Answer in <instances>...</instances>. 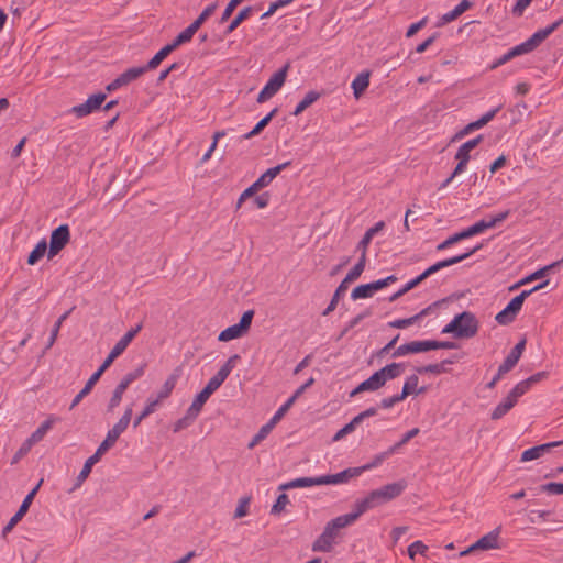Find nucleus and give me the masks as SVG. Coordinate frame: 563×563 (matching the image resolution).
<instances>
[{
    "mask_svg": "<svg viewBox=\"0 0 563 563\" xmlns=\"http://www.w3.org/2000/svg\"><path fill=\"white\" fill-rule=\"evenodd\" d=\"M132 412L133 411L131 406L124 410V413L119 419V421L112 427V429L108 431L106 439L100 443L97 451L90 457L87 459V461L84 464V467L81 468L80 473L76 478L74 489L78 488L86 481V478L91 473L92 466L97 462H99L101 456L115 444L120 435L126 430L131 422Z\"/></svg>",
    "mask_w": 563,
    "mask_h": 563,
    "instance_id": "1",
    "label": "nucleus"
},
{
    "mask_svg": "<svg viewBox=\"0 0 563 563\" xmlns=\"http://www.w3.org/2000/svg\"><path fill=\"white\" fill-rule=\"evenodd\" d=\"M406 487L407 483L405 481H398L374 489L365 498L355 503V511L361 517L367 510L397 498Z\"/></svg>",
    "mask_w": 563,
    "mask_h": 563,
    "instance_id": "2",
    "label": "nucleus"
},
{
    "mask_svg": "<svg viewBox=\"0 0 563 563\" xmlns=\"http://www.w3.org/2000/svg\"><path fill=\"white\" fill-rule=\"evenodd\" d=\"M479 329V322L474 313L463 311L456 314L443 329V334H453L455 339L474 338Z\"/></svg>",
    "mask_w": 563,
    "mask_h": 563,
    "instance_id": "3",
    "label": "nucleus"
},
{
    "mask_svg": "<svg viewBox=\"0 0 563 563\" xmlns=\"http://www.w3.org/2000/svg\"><path fill=\"white\" fill-rule=\"evenodd\" d=\"M549 284H550V280L547 279V280L540 283L539 285L534 286L533 288H531L529 290H523L518 296L514 297L508 302V305L496 314V317H495L496 322L501 325H507V324H510L511 322H514L517 314L521 310L526 298L529 297L532 292L547 287Z\"/></svg>",
    "mask_w": 563,
    "mask_h": 563,
    "instance_id": "4",
    "label": "nucleus"
},
{
    "mask_svg": "<svg viewBox=\"0 0 563 563\" xmlns=\"http://www.w3.org/2000/svg\"><path fill=\"white\" fill-rule=\"evenodd\" d=\"M482 247H483V244H477L476 246H474L473 249H471L470 251H467L463 254L440 261V262L431 265L424 272H422L419 276H417L416 278L408 282V285L410 286L411 289H413L415 287H417L419 284H421L424 279H427L432 274L439 272L442 268L452 266L454 264H457V263L468 258L471 255H473L474 253L479 251Z\"/></svg>",
    "mask_w": 563,
    "mask_h": 563,
    "instance_id": "5",
    "label": "nucleus"
},
{
    "mask_svg": "<svg viewBox=\"0 0 563 563\" xmlns=\"http://www.w3.org/2000/svg\"><path fill=\"white\" fill-rule=\"evenodd\" d=\"M290 68V63H286L280 69L272 75L266 85L260 91L257 96V102L263 103L275 96L284 86L288 70Z\"/></svg>",
    "mask_w": 563,
    "mask_h": 563,
    "instance_id": "6",
    "label": "nucleus"
},
{
    "mask_svg": "<svg viewBox=\"0 0 563 563\" xmlns=\"http://www.w3.org/2000/svg\"><path fill=\"white\" fill-rule=\"evenodd\" d=\"M145 369V364L139 366L134 371L128 373L122 380L117 385L115 389L113 390V394L110 398V401L108 404V412H112L121 402L122 396L125 393V390L129 388V386L143 376Z\"/></svg>",
    "mask_w": 563,
    "mask_h": 563,
    "instance_id": "7",
    "label": "nucleus"
},
{
    "mask_svg": "<svg viewBox=\"0 0 563 563\" xmlns=\"http://www.w3.org/2000/svg\"><path fill=\"white\" fill-rule=\"evenodd\" d=\"M253 317H254L253 310L245 311L242 314L239 323L228 327L227 329H224L223 331L220 332L218 340L221 342H228V341L243 336L244 334H246L249 332L250 327L252 324Z\"/></svg>",
    "mask_w": 563,
    "mask_h": 563,
    "instance_id": "8",
    "label": "nucleus"
},
{
    "mask_svg": "<svg viewBox=\"0 0 563 563\" xmlns=\"http://www.w3.org/2000/svg\"><path fill=\"white\" fill-rule=\"evenodd\" d=\"M143 323L140 322L134 328L130 329L112 347L103 363L100 365L104 371L111 366L113 361L119 357L125 349L129 346L131 341L136 336V334L142 330Z\"/></svg>",
    "mask_w": 563,
    "mask_h": 563,
    "instance_id": "9",
    "label": "nucleus"
},
{
    "mask_svg": "<svg viewBox=\"0 0 563 563\" xmlns=\"http://www.w3.org/2000/svg\"><path fill=\"white\" fill-rule=\"evenodd\" d=\"M70 241V230L68 224H60L51 233L47 257L52 260L56 256Z\"/></svg>",
    "mask_w": 563,
    "mask_h": 563,
    "instance_id": "10",
    "label": "nucleus"
},
{
    "mask_svg": "<svg viewBox=\"0 0 563 563\" xmlns=\"http://www.w3.org/2000/svg\"><path fill=\"white\" fill-rule=\"evenodd\" d=\"M217 9V3H211L207 8L203 9V11L200 13V15L184 31H181L176 38L181 43L189 42L195 33L200 29V26L203 24V22L213 14V12Z\"/></svg>",
    "mask_w": 563,
    "mask_h": 563,
    "instance_id": "11",
    "label": "nucleus"
},
{
    "mask_svg": "<svg viewBox=\"0 0 563 563\" xmlns=\"http://www.w3.org/2000/svg\"><path fill=\"white\" fill-rule=\"evenodd\" d=\"M43 479L38 482V484L25 496L23 499L19 510L13 515V517L10 519V521L3 527L2 534L7 536L25 516V514L29 511L30 506L42 485Z\"/></svg>",
    "mask_w": 563,
    "mask_h": 563,
    "instance_id": "12",
    "label": "nucleus"
},
{
    "mask_svg": "<svg viewBox=\"0 0 563 563\" xmlns=\"http://www.w3.org/2000/svg\"><path fill=\"white\" fill-rule=\"evenodd\" d=\"M107 95L103 92H98L90 96L84 103L74 106L69 112L74 113L77 118H84L93 111L100 109L101 104L104 102Z\"/></svg>",
    "mask_w": 563,
    "mask_h": 563,
    "instance_id": "13",
    "label": "nucleus"
},
{
    "mask_svg": "<svg viewBox=\"0 0 563 563\" xmlns=\"http://www.w3.org/2000/svg\"><path fill=\"white\" fill-rule=\"evenodd\" d=\"M358 514L354 510L353 512L345 514L342 516H339L332 520H330L325 527L323 532H330L329 537L331 540H335V538L339 536V531L342 528H345L349 525H352L354 521L357 520Z\"/></svg>",
    "mask_w": 563,
    "mask_h": 563,
    "instance_id": "14",
    "label": "nucleus"
},
{
    "mask_svg": "<svg viewBox=\"0 0 563 563\" xmlns=\"http://www.w3.org/2000/svg\"><path fill=\"white\" fill-rule=\"evenodd\" d=\"M500 109H501V106H498L495 109L486 112L478 120L468 123L467 125H465L461 131H459L455 134L453 140L462 139V137L466 136L467 134H470L471 132L483 128L484 125H486L488 122H490L495 118V115L500 111Z\"/></svg>",
    "mask_w": 563,
    "mask_h": 563,
    "instance_id": "15",
    "label": "nucleus"
},
{
    "mask_svg": "<svg viewBox=\"0 0 563 563\" xmlns=\"http://www.w3.org/2000/svg\"><path fill=\"white\" fill-rule=\"evenodd\" d=\"M526 347V339H521L509 352L504 362L499 365L500 374L510 372L520 360Z\"/></svg>",
    "mask_w": 563,
    "mask_h": 563,
    "instance_id": "16",
    "label": "nucleus"
},
{
    "mask_svg": "<svg viewBox=\"0 0 563 563\" xmlns=\"http://www.w3.org/2000/svg\"><path fill=\"white\" fill-rule=\"evenodd\" d=\"M181 374H183L181 366H177L173 371V373L167 377V379L163 384L161 390L158 391L157 397L153 398L154 400L158 401V405L161 404V401H163L164 399H166L170 396V394L173 393Z\"/></svg>",
    "mask_w": 563,
    "mask_h": 563,
    "instance_id": "17",
    "label": "nucleus"
},
{
    "mask_svg": "<svg viewBox=\"0 0 563 563\" xmlns=\"http://www.w3.org/2000/svg\"><path fill=\"white\" fill-rule=\"evenodd\" d=\"M561 444H563V441L549 442V443H543L540 445L532 446L522 452L521 461L528 462V461L537 460V459L541 457L542 455H544L545 453H549L553 448L559 446Z\"/></svg>",
    "mask_w": 563,
    "mask_h": 563,
    "instance_id": "18",
    "label": "nucleus"
},
{
    "mask_svg": "<svg viewBox=\"0 0 563 563\" xmlns=\"http://www.w3.org/2000/svg\"><path fill=\"white\" fill-rule=\"evenodd\" d=\"M181 43L175 37L172 43L165 45L162 47L145 65V68L147 70L156 69L161 63L172 53L174 52L178 46H180Z\"/></svg>",
    "mask_w": 563,
    "mask_h": 563,
    "instance_id": "19",
    "label": "nucleus"
},
{
    "mask_svg": "<svg viewBox=\"0 0 563 563\" xmlns=\"http://www.w3.org/2000/svg\"><path fill=\"white\" fill-rule=\"evenodd\" d=\"M385 386L382 377L376 371L373 375H371L367 379L357 385L350 394L351 397H354L363 391H376L379 388Z\"/></svg>",
    "mask_w": 563,
    "mask_h": 563,
    "instance_id": "20",
    "label": "nucleus"
},
{
    "mask_svg": "<svg viewBox=\"0 0 563 563\" xmlns=\"http://www.w3.org/2000/svg\"><path fill=\"white\" fill-rule=\"evenodd\" d=\"M358 467H350L336 474L321 476L322 485L346 483L351 478L360 476Z\"/></svg>",
    "mask_w": 563,
    "mask_h": 563,
    "instance_id": "21",
    "label": "nucleus"
},
{
    "mask_svg": "<svg viewBox=\"0 0 563 563\" xmlns=\"http://www.w3.org/2000/svg\"><path fill=\"white\" fill-rule=\"evenodd\" d=\"M291 165L290 161H287L283 164H279L275 167L268 168L264 174H262L254 183L261 190L264 187H267L284 169Z\"/></svg>",
    "mask_w": 563,
    "mask_h": 563,
    "instance_id": "22",
    "label": "nucleus"
},
{
    "mask_svg": "<svg viewBox=\"0 0 563 563\" xmlns=\"http://www.w3.org/2000/svg\"><path fill=\"white\" fill-rule=\"evenodd\" d=\"M562 264H563V257L556 262H553V263L540 268V269H537L532 274L522 278L520 282H518L512 287H510V290L516 289V288L520 287L521 285L528 284L530 282H533L536 279L547 276L550 272H552L556 267H560Z\"/></svg>",
    "mask_w": 563,
    "mask_h": 563,
    "instance_id": "23",
    "label": "nucleus"
},
{
    "mask_svg": "<svg viewBox=\"0 0 563 563\" xmlns=\"http://www.w3.org/2000/svg\"><path fill=\"white\" fill-rule=\"evenodd\" d=\"M103 372H104V369L99 367L90 376V378L87 380L85 387L73 399V401L70 404V407H69L70 410L74 409L82 400V398L86 397L91 391V389L93 388L96 383L100 379V377L103 374Z\"/></svg>",
    "mask_w": 563,
    "mask_h": 563,
    "instance_id": "24",
    "label": "nucleus"
},
{
    "mask_svg": "<svg viewBox=\"0 0 563 563\" xmlns=\"http://www.w3.org/2000/svg\"><path fill=\"white\" fill-rule=\"evenodd\" d=\"M499 533L500 528H496L493 531L479 538L474 544L477 548V550L499 549Z\"/></svg>",
    "mask_w": 563,
    "mask_h": 563,
    "instance_id": "25",
    "label": "nucleus"
},
{
    "mask_svg": "<svg viewBox=\"0 0 563 563\" xmlns=\"http://www.w3.org/2000/svg\"><path fill=\"white\" fill-rule=\"evenodd\" d=\"M316 485H322L321 476L319 477H299L295 478L290 482L282 484L278 489L279 490H288L292 488H305L311 487Z\"/></svg>",
    "mask_w": 563,
    "mask_h": 563,
    "instance_id": "26",
    "label": "nucleus"
},
{
    "mask_svg": "<svg viewBox=\"0 0 563 563\" xmlns=\"http://www.w3.org/2000/svg\"><path fill=\"white\" fill-rule=\"evenodd\" d=\"M473 3L470 0H462L452 11L443 14L440 18V21L437 23V26H442L444 24H448L455 19H457L460 15H462L465 11L471 9Z\"/></svg>",
    "mask_w": 563,
    "mask_h": 563,
    "instance_id": "27",
    "label": "nucleus"
},
{
    "mask_svg": "<svg viewBox=\"0 0 563 563\" xmlns=\"http://www.w3.org/2000/svg\"><path fill=\"white\" fill-rule=\"evenodd\" d=\"M405 371V364L402 363H390L383 368L378 369V373L382 377L384 384L388 380L395 379L399 377Z\"/></svg>",
    "mask_w": 563,
    "mask_h": 563,
    "instance_id": "28",
    "label": "nucleus"
},
{
    "mask_svg": "<svg viewBox=\"0 0 563 563\" xmlns=\"http://www.w3.org/2000/svg\"><path fill=\"white\" fill-rule=\"evenodd\" d=\"M58 420V418L51 416L45 421L41 423V426L30 435L29 443H33V445L43 440L45 434L53 428L54 423Z\"/></svg>",
    "mask_w": 563,
    "mask_h": 563,
    "instance_id": "29",
    "label": "nucleus"
},
{
    "mask_svg": "<svg viewBox=\"0 0 563 563\" xmlns=\"http://www.w3.org/2000/svg\"><path fill=\"white\" fill-rule=\"evenodd\" d=\"M419 377L417 375L409 376L402 387V391L400 393V397L404 398V400L411 394H424L427 391L426 387H418Z\"/></svg>",
    "mask_w": 563,
    "mask_h": 563,
    "instance_id": "30",
    "label": "nucleus"
},
{
    "mask_svg": "<svg viewBox=\"0 0 563 563\" xmlns=\"http://www.w3.org/2000/svg\"><path fill=\"white\" fill-rule=\"evenodd\" d=\"M385 227L384 221H378L374 227L368 229L365 234L363 235L362 240L358 242L356 249L361 251V254H365L367 252V246L371 243L373 236L378 233L380 230H383Z\"/></svg>",
    "mask_w": 563,
    "mask_h": 563,
    "instance_id": "31",
    "label": "nucleus"
},
{
    "mask_svg": "<svg viewBox=\"0 0 563 563\" xmlns=\"http://www.w3.org/2000/svg\"><path fill=\"white\" fill-rule=\"evenodd\" d=\"M517 401L516 399H512V397L508 394L507 397L498 404L495 409L492 411V420H499L501 419L506 413H508L515 406Z\"/></svg>",
    "mask_w": 563,
    "mask_h": 563,
    "instance_id": "32",
    "label": "nucleus"
},
{
    "mask_svg": "<svg viewBox=\"0 0 563 563\" xmlns=\"http://www.w3.org/2000/svg\"><path fill=\"white\" fill-rule=\"evenodd\" d=\"M369 71H362L352 81V89L355 98H360L369 86Z\"/></svg>",
    "mask_w": 563,
    "mask_h": 563,
    "instance_id": "33",
    "label": "nucleus"
},
{
    "mask_svg": "<svg viewBox=\"0 0 563 563\" xmlns=\"http://www.w3.org/2000/svg\"><path fill=\"white\" fill-rule=\"evenodd\" d=\"M349 288V285L345 283V282H341L340 285L338 286V288L335 289L333 296H332V299L330 300V303L328 305V307L323 310L322 312V316L327 317L329 316L332 311L335 310L341 297L345 294V291L347 290Z\"/></svg>",
    "mask_w": 563,
    "mask_h": 563,
    "instance_id": "34",
    "label": "nucleus"
},
{
    "mask_svg": "<svg viewBox=\"0 0 563 563\" xmlns=\"http://www.w3.org/2000/svg\"><path fill=\"white\" fill-rule=\"evenodd\" d=\"M278 109L275 108L273 109L268 114H266L264 118H262L257 123L256 125L253 128L252 131H250L249 133H245L242 139L243 140H249L255 135H258L267 125L268 123L272 121V119L275 117V114L277 113Z\"/></svg>",
    "mask_w": 563,
    "mask_h": 563,
    "instance_id": "35",
    "label": "nucleus"
},
{
    "mask_svg": "<svg viewBox=\"0 0 563 563\" xmlns=\"http://www.w3.org/2000/svg\"><path fill=\"white\" fill-rule=\"evenodd\" d=\"M484 140L483 135H477L476 137L468 140L467 142L463 143L456 154L455 158H471V151L474 150L482 141Z\"/></svg>",
    "mask_w": 563,
    "mask_h": 563,
    "instance_id": "36",
    "label": "nucleus"
},
{
    "mask_svg": "<svg viewBox=\"0 0 563 563\" xmlns=\"http://www.w3.org/2000/svg\"><path fill=\"white\" fill-rule=\"evenodd\" d=\"M321 97V93L314 90H311L306 93L303 99L296 106L292 114L299 115L301 114L307 108H309L312 103H314L319 98Z\"/></svg>",
    "mask_w": 563,
    "mask_h": 563,
    "instance_id": "37",
    "label": "nucleus"
},
{
    "mask_svg": "<svg viewBox=\"0 0 563 563\" xmlns=\"http://www.w3.org/2000/svg\"><path fill=\"white\" fill-rule=\"evenodd\" d=\"M453 363H454L453 360H444V361H442L440 363L429 364V365L417 367L416 371L419 374H427V373H430V374H442V373H446L448 372V368L445 366L448 364H453Z\"/></svg>",
    "mask_w": 563,
    "mask_h": 563,
    "instance_id": "38",
    "label": "nucleus"
},
{
    "mask_svg": "<svg viewBox=\"0 0 563 563\" xmlns=\"http://www.w3.org/2000/svg\"><path fill=\"white\" fill-rule=\"evenodd\" d=\"M253 11V8L252 7H245L243 8L235 16L234 19L230 22V24L227 26L225 31H224V34L225 35H229L231 34L234 30H236L239 27V25L245 21L250 14L252 13Z\"/></svg>",
    "mask_w": 563,
    "mask_h": 563,
    "instance_id": "39",
    "label": "nucleus"
},
{
    "mask_svg": "<svg viewBox=\"0 0 563 563\" xmlns=\"http://www.w3.org/2000/svg\"><path fill=\"white\" fill-rule=\"evenodd\" d=\"M366 265V255L361 254L358 262L354 265V267L346 274L343 282L350 285L352 282L356 280L362 273L364 272Z\"/></svg>",
    "mask_w": 563,
    "mask_h": 563,
    "instance_id": "40",
    "label": "nucleus"
},
{
    "mask_svg": "<svg viewBox=\"0 0 563 563\" xmlns=\"http://www.w3.org/2000/svg\"><path fill=\"white\" fill-rule=\"evenodd\" d=\"M46 251H48L47 242L45 239H43L29 254L27 264L35 265L45 255Z\"/></svg>",
    "mask_w": 563,
    "mask_h": 563,
    "instance_id": "41",
    "label": "nucleus"
},
{
    "mask_svg": "<svg viewBox=\"0 0 563 563\" xmlns=\"http://www.w3.org/2000/svg\"><path fill=\"white\" fill-rule=\"evenodd\" d=\"M147 71H148L147 68H145V65H144V66H140V67H131V68L126 69L125 71H123L122 74H120L119 76L121 77L123 84L126 86L130 82H132L133 80H136L137 78L143 76Z\"/></svg>",
    "mask_w": 563,
    "mask_h": 563,
    "instance_id": "42",
    "label": "nucleus"
},
{
    "mask_svg": "<svg viewBox=\"0 0 563 563\" xmlns=\"http://www.w3.org/2000/svg\"><path fill=\"white\" fill-rule=\"evenodd\" d=\"M210 394L202 389L192 400L191 405L189 406L188 410L196 417L199 416L203 405L207 402V400L210 398Z\"/></svg>",
    "mask_w": 563,
    "mask_h": 563,
    "instance_id": "43",
    "label": "nucleus"
},
{
    "mask_svg": "<svg viewBox=\"0 0 563 563\" xmlns=\"http://www.w3.org/2000/svg\"><path fill=\"white\" fill-rule=\"evenodd\" d=\"M330 532H322L312 544L313 551L330 552L332 549L333 540L329 537Z\"/></svg>",
    "mask_w": 563,
    "mask_h": 563,
    "instance_id": "44",
    "label": "nucleus"
},
{
    "mask_svg": "<svg viewBox=\"0 0 563 563\" xmlns=\"http://www.w3.org/2000/svg\"><path fill=\"white\" fill-rule=\"evenodd\" d=\"M157 406H158V401L154 400L152 397H150L147 399L146 406L144 407L142 412L135 417V419L133 421V428H137L140 426V423L145 418H147L150 415H152L156 410Z\"/></svg>",
    "mask_w": 563,
    "mask_h": 563,
    "instance_id": "45",
    "label": "nucleus"
},
{
    "mask_svg": "<svg viewBox=\"0 0 563 563\" xmlns=\"http://www.w3.org/2000/svg\"><path fill=\"white\" fill-rule=\"evenodd\" d=\"M394 453L395 452H390V448H389L387 451L376 454L371 462L358 467L360 473L362 474L365 471H369L372 468L377 467Z\"/></svg>",
    "mask_w": 563,
    "mask_h": 563,
    "instance_id": "46",
    "label": "nucleus"
},
{
    "mask_svg": "<svg viewBox=\"0 0 563 563\" xmlns=\"http://www.w3.org/2000/svg\"><path fill=\"white\" fill-rule=\"evenodd\" d=\"M274 427L275 424L272 423L271 421L262 426L258 432L253 437V439L249 443L247 448L253 449L258 443H261L264 439H266V437L271 433Z\"/></svg>",
    "mask_w": 563,
    "mask_h": 563,
    "instance_id": "47",
    "label": "nucleus"
},
{
    "mask_svg": "<svg viewBox=\"0 0 563 563\" xmlns=\"http://www.w3.org/2000/svg\"><path fill=\"white\" fill-rule=\"evenodd\" d=\"M372 314V311L371 309H366L364 310L362 313L355 316L354 318H352L349 323L344 327V329L340 332V334L338 335L336 338V341H340L344 335H346V333L353 329L354 327H356L363 319L369 317Z\"/></svg>",
    "mask_w": 563,
    "mask_h": 563,
    "instance_id": "48",
    "label": "nucleus"
},
{
    "mask_svg": "<svg viewBox=\"0 0 563 563\" xmlns=\"http://www.w3.org/2000/svg\"><path fill=\"white\" fill-rule=\"evenodd\" d=\"M374 295L371 284H363L356 286L351 294L353 300L371 298Z\"/></svg>",
    "mask_w": 563,
    "mask_h": 563,
    "instance_id": "49",
    "label": "nucleus"
},
{
    "mask_svg": "<svg viewBox=\"0 0 563 563\" xmlns=\"http://www.w3.org/2000/svg\"><path fill=\"white\" fill-rule=\"evenodd\" d=\"M548 37H549V35H548L547 31H544V29H540L536 33H533L526 42H527V45L530 47L531 52H533Z\"/></svg>",
    "mask_w": 563,
    "mask_h": 563,
    "instance_id": "50",
    "label": "nucleus"
},
{
    "mask_svg": "<svg viewBox=\"0 0 563 563\" xmlns=\"http://www.w3.org/2000/svg\"><path fill=\"white\" fill-rule=\"evenodd\" d=\"M548 37H549V35H548L547 31H544V29H540L536 33H533L526 42H527V45L530 47L531 52H533Z\"/></svg>",
    "mask_w": 563,
    "mask_h": 563,
    "instance_id": "51",
    "label": "nucleus"
},
{
    "mask_svg": "<svg viewBox=\"0 0 563 563\" xmlns=\"http://www.w3.org/2000/svg\"><path fill=\"white\" fill-rule=\"evenodd\" d=\"M197 419L196 416H194L188 409L185 413L184 417H181L180 419H178L174 426H173V431L175 433L188 428L189 426L192 424V422Z\"/></svg>",
    "mask_w": 563,
    "mask_h": 563,
    "instance_id": "52",
    "label": "nucleus"
},
{
    "mask_svg": "<svg viewBox=\"0 0 563 563\" xmlns=\"http://www.w3.org/2000/svg\"><path fill=\"white\" fill-rule=\"evenodd\" d=\"M227 378V376H224L220 371H218L217 374L209 379L203 389L207 390L210 395H212L224 383Z\"/></svg>",
    "mask_w": 563,
    "mask_h": 563,
    "instance_id": "53",
    "label": "nucleus"
},
{
    "mask_svg": "<svg viewBox=\"0 0 563 563\" xmlns=\"http://www.w3.org/2000/svg\"><path fill=\"white\" fill-rule=\"evenodd\" d=\"M419 432H420L419 428H413V429L409 430L408 432H406L397 443H395L394 445L390 446V452L396 453L400 448H402L405 444H407L412 438L418 435Z\"/></svg>",
    "mask_w": 563,
    "mask_h": 563,
    "instance_id": "54",
    "label": "nucleus"
},
{
    "mask_svg": "<svg viewBox=\"0 0 563 563\" xmlns=\"http://www.w3.org/2000/svg\"><path fill=\"white\" fill-rule=\"evenodd\" d=\"M227 132L224 130H220V131H216L213 133V136H212V143L209 147V150H207V152L205 153V155L202 156L201 158V163H206L208 159H210L212 153L214 152V150L217 148V145H218V142L221 137L225 136Z\"/></svg>",
    "mask_w": 563,
    "mask_h": 563,
    "instance_id": "55",
    "label": "nucleus"
},
{
    "mask_svg": "<svg viewBox=\"0 0 563 563\" xmlns=\"http://www.w3.org/2000/svg\"><path fill=\"white\" fill-rule=\"evenodd\" d=\"M539 489L549 495H563V483L550 482L542 484Z\"/></svg>",
    "mask_w": 563,
    "mask_h": 563,
    "instance_id": "56",
    "label": "nucleus"
},
{
    "mask_svg": "<svg viewBox=\"0 0 563 563\" xmlns=\"http://www.w3.org/2000/svg\"><path fill=\"white\" fill-rule=\"evenodd\" d=\"M530 387L531 385L529 384L528 379L521 380L509 391V395L512 397V399L518 401V398L523 396L530 389Z\"/></svg>",
    "mask_w": 563,
    "mask_h": 563,
    "instance_id": "57",
    "label": "nucleus"
},
{
    "mask_svg": "<svg viewBox=\"0 0 563 563\" xmlns=\"http://www.w3.org/2000/svg\"><path fill=\"white\" fill-rule=\"evenodd\" d=\"M428 547L422 541H415L408 547V555L411 560L415 559L416 554L426 555Z\"/></svg>",
    "mask_w": 563,
    "mask_h": 563,
    "instance_id": "58",
    "label": "nucleus"
},
{
    "mask_svg": "<svg viewBox=\"0 0 563 563\" xmlns=\"http://www.w3.org/2000/svg\"><path fill=\"white\" fill-rule=\"evenodd\" d=\"M294 404V398H289L283 406L279 407V409L274 413L269 421L276 424L288 412Z\"/></svg>",
    "mask_w": 563,
    "mask_h": 563,
    "instance_id": "59",
    "label": "nucleus"
},
{
    "mask_svg": "<svg viewBox=\"0 0 563 563\" xmlns=\"http://www.w3.org/2000/svg\"><path fill=\"white\" fill-rule=\"evenodd\" d=\"M289 504V498L286 494H280L277 499H276V503L272 506V509H271V514L272 515H279L284 509L285 507Z\"/></svg>",
    "mask_w": 563,
    "mask_h": 563,
    "instance_id": "60",
    "label": "nucleus"
},
{
    "mask_svg": "<svg viewBox=\"0 0 563 563\" xmlns=\"http://www.w3.org/2000/svg\"><path fill=\"white\" fill-rule=\"evenodd\" d=\"M552 510H537V509H532L529 511V521L531 523H536L537 520L536 518H538L539 520L541 521H547L549 519V517L552 515Z\"/></svg>",
    "mask_w": 563,
    "mask_h": 563,
    "instance_id": "61",
    "label": "nucleus"
},
{
    "mask_svg": "<svg viewBox=\"0 0 563 563\" xmlns=\"http://www.w3.org/2000/svg\"><path fill=\"white\" fill-rule=\"evenodd\" d=\"M240 361V355L234 354L228 358V361L220 367V372L224 376H229L232 369L235 367L236 363Z\"/></svg>",
    "mask_w": 563,
    "mask_h": 563,
    "instance_id": "62",
    "label": "nucleus"
},
{
    "mask_svg": "<svg viewBox=\"0 0 563 563\" xmlns=\"http://www.w3.org/2000/svg\"><path fill=\"white\" fill-rule=\"evenodd\" d=\"M258 187L255 185V183H253L250 187H247L239 197L238 201H236V209L241 208L242 203L253 197L257 191H258Z\"/></svg>",
    "mask_w": 563,
    "mask_h": 563,
    "instance_id": "63",
    "label": "nucleus"
},
{
    "mask_svg": "<svg viewBox=\"0 0 563 563\" xmlns=\"http://www.w3.org/2000/svg\"><path fill=\"white\" fill-rule=\"evenodd\" d=\"M413 353H421L433 350V340L411 341Z\"/></svg>",
    "mask_w": 563,
    "mask_h": 563,
    "instance_id": "64",
    "label": "nucleus"
}]
</instances>
